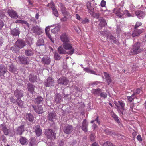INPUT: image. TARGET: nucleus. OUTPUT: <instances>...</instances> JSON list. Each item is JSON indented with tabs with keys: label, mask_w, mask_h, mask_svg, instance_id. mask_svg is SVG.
I'll list each match as a JSON object with an SVG mask.
<instances>
[{
	"label": "nucleus",
	"mask_w": 146,
	"mask_h": 146,
	"mask_svg": "<svg viewBox=\"0 0 146 146\" xmlns=\"http://www.w3.org/2000/svg\"><path fill=\"white\" fill-rule=\"evenodd\" d=\"M61 41L63 42L62 44L63 47L66 50H70V51L67 52V54L72 55L74 52V49L72 48L71 44L69 43V40L68 37H60Z\"/></svg>",
	"instance_id": "obj_1"
},
{
	"label": "nucleus",
	"mask_w": 146,
	"mask_h": 146,
	"mask_svg": "<svg viewBox=\"0 0 146 146\" xmlns=\"http://www.w3.org/2000/svg\"><path fill=\"white\" fill-rule=\"evenodd\" d=\"M143 50L140 42H138L133 45V48L130 50V53L132 55H136Z\"/></svg>",
	"instance_id": "obj_2"
},
{
	"label": "nucleus",
	"mask_w": 146,
	"mask_h": 146,
	"mask_svg": "<svg viewBox=\"0 0 146 146\" xmlns=\"http://www.w3.org/2000/svg\"><path fill=\"white\" fill-rule=\"evenodd\" d=\"M57 82L58 85L65 86L68 85L70 83L68 79L65 77H60L58 80Z\"/></svg>",
	"instance_id": "obj_3"
},
{
	"label": "nucleus",
	"mask_w": 146,
	"mask_h": 146,
	"mask_svg": "<svg viewBox=\"0 0 146 146\" xmlns=\"http://www.w3.org/2000/svg\"><path fill=\"white\" fill-rule=\"evenodd\" d=\"M45 133L48 139H52L56 138V134L50 129H46L45 131Z\"/></svg>",
	"instance_id": "obj_4"
},
{
	"label": "nucleus",
	"mask_w": 146,
	"mask_h": 146,
	"mask_svg": "<svg viewBox=\"0 0 146 146\" xmlns=\"http://www.w3.org/2000/svg\"><path fill=\"white\" fill-rule=\"evenodd\" d=\"M54 81L53 78L49 77L45 81L44 85L46 87H51L54 85Z\"/></svg>",
	"instance_id": "obj_5"
},
{
	"label": "nucleus",
	"mask_w": 146,
	"mask_h": 146,
	"mask_svg": "<svg viewBox=\"0 0 146 146\" xmlns=\"http://www.w3.org/2000/svg\"><path fill=\"white\" fill-rule=\"evenodd\" d=\"M73 130V128L72 125L66 124L64 127L63 131L65 133L69 134L71 133Z\"/></svg>",
	"instance_id": "obj_6"
},
{
	"label": "nucleus",
	"mask_w": 146,
	"mask_h": 146,
	"mask_svg": "<svg viewBox=\"0 0 146 146\" xmlns=\"http://www.w3.org/2000/svg\"><path fill=\"white\" fill-rule=\"evenodd\" d=\"M32 106L34 110L37 113L40 114L43 112V108L41 105L36 106L35 105H32Z\"/></svg>",
	"instance_id": "obj_7"
},
{
	"label": "nucleus",
	"mask_w": 146,
	"mask_h": 146,
	"mask_svg": "<svg viewBox=\"0 0 146 146\" xmlns=\"http://www.w3.org/2000/svg\"><path fill=\"white\" fill-rule=\"evenodd\" d=\"M121 8H115L113 10V12L119 17H121L123 15V12Z\"/></svg>",
	"instance_id": "obj_8"
},
{
	"label": "nucleus",
	"mask_w": 146,
	"mask_h": 146,
	"mask_svg": "<svg viewBox=\"0 0 146 146\" xmlns=\"http://www.w3.org/2000/svg\"><path fill=\"white\" fill-rule=\"evenodd\" d=\"M23 91L17 89L14 91V95L17 99L20 98L23 96Z\"/></svg>",
	"instance_id": "obj_9"
},
{
	"label": "nucleus",
	"mask_w": 146,
	"mask_h": 146,
	"mask_svg": "<svg viewBox=\"0 0 146 146\" xmlns=\"http://www.w3.org/2000/svg\"><path fill=\"white\" fill-rule=\"evenodd\" d=\"M7 13L9 16L12 18H17L18 17L16 12L13 9H8Z\"/></svg>",
	"instance_id": "obj_10"
},
{
	"label": "nucleus",
	"mask_w": 146,
	"mask_h": 146,
	"mask_svg": "<svg viewBox=\"0 0 146 146\" xmlns=\"http://www.w3.org/2000/svg\"><path fill=\"white\" fill-rule=\"evenodd\" d=\"M33 129L34 132L35 133L36 135L37 136H39L41 134L42 131L40 125H37L35 126Z\"/></svg>",
	"instance_id": "obj_11"
},
{
	"label": "nucleus",
	"mask_w": 146,
	"mask_h": 146,
	"mask_svg": "<svg viewBox=\"0 0 146 146\" xmlns=\"http://www.w3.org/2000/svg\"><path fill=\"white\" fill-rule=\"evenodd\" d=\"M56 119V113L54 112L49 113L48 119L49 121L52 122L54 121Z\"/></svg>",
	"instance_id": "obj_12"
},
{
	"label": "nucleus",
	"mask_w": 146,
	"mask_h": 146,
	"mask_svg": "<svg viewBox=\"0 0 146 146\" xmlns=\"http://www.w3.org/2000/svg\"><path fill=\"white\" fill-rule=\"evenodd\" d=\"M27 87L29 92L32 94H33L34 92V89L35 88V85H33L31 83H29L27 84Z\"/></svg>",
	"instance_id": "obj_13"
},
{
	"label": "nucleus",
	"mask_w": 146,
	"mask_h": 146,
	"mask_svg": "<svg viewBox=\"0 0 146 146\" xmlns=\"http://www.w3.org/2000/svg\"><path fill=\"white\" fill-rule=\"evenodd\" d=\"M100 22L98 25V27L100 29H101L103 27L107 25V23L104 19L103 17H100Z\"/></svg>",
	"instance_id": "obj_14"
},
{
	"label": "nucleus",
	"mask_w": 146,
	"mask_h": 146,
	"mask_svg": "<svg viewBox=\"0 0 146 146\" xmlns=\"http://www.w3.org/2000/svg\"><path fill=\"white\" fill-rule=\"evenodd\" d=\"M7 72V70L5 66L3 64L0 65V76L5 77V74Z\"/></svg>",
	"instance_id": "obj_15"
},
{
	"label": "nucleus",
	"mask_w": 146,
	"mask_h": 146,
	"mask_svg": "<svg viewBox=\"0 0 146 146\" xmlns=\"http://www.w3.org/2000/svg\"><path fill=\"white\" fill-rule=\"evenodd\" d=\"M16 45L19 48H21L26 45L25 42L22 40H18L15 43Z\"/></svg>",
	"instance_id": "obj_16"
},
{
	"label": "nucleus",
	"mask_w": 146,
	"mask_h": 146,
	"mask_svg": "<svg viewBox=\"0 0 146 146\" xmlns=\"http://www.w3.org/2000/svg\"><path fill=\"white\" fill-rule=\"evenodd\" d=\"M0 128L3 131L5 135H8L9 134V129L6 127L5 124H2L0 125Z\"/></svg>",
	"instance_id": "obj_17"
},
{
	"label": "nucleus",
	"mask_w": 146,
	"mask_h": 146,
	"mask_svg": "<svg viewBox=\"0 0 146 146\" xmlns=\"http://www.w3.org/2000/svg\"><path fill=\"white\" fill-rule=\"evenodd\" d=\"M24 131V125H21L16 130V133L18 135H21Z\"/></svg>",
	"instance_id": "obj_18"
},
{
	"label": "nucleus",
	"mask_w": 146,
	"mask_h": 146,
	"mask_svg": "<svg viewBox=\"0 0 146 146\" xmlns=\"http://www.w3.org/2000/svg\"><path fill=\"white\" fill-rule=\"evenodd\" d=\"M88 123L86 119L83 120L82 122L81 129L85 132L88 131Z\"/></svg>",
	"instance_id": "obj_19"
},
{
	"label": "nucleus",
	"mask_w": 146,
	"mask_h": 146,
	"mask_svg": "<svg viewBox=\"0 0 146 146\" xmlns=\"http://www.w3.org/2000/svg\"><path fill=\"white\" fill-rule=\"evenodd\" d=\"M34 101V102L36 104H43V98L41 96H38L37 98H35Z\"/></svg>",
	"instance_id": "obj_20"
},
{
	"label": "nucleus",
	"mask_w": 146,
	"mask_h": 146,
	"mask_svg": "<svg viewBox=\"0 0 146 146\" xmlns=\"http://www.w3.org/2000/svg\"><path fill=\"white\" fill-rule=\"evenodd\" d=\"M25 117L26 120L30 122L33 123L34 121V117L33 115L30 113L26 114Z\"/></svg>",
	"instance_id": "obj_21"
},
{
	"label": "nucleus",
	"mask_w": 146,
	"mask_h": 146,
	"mask_svg": "<svg viewBox=\"0 0 146 146\" xmlns=\"http://www.w3.org/2000/svg\"><path fill=\"white\" fill-rule=\"evenodd\" d=\"M135 14L140 19L143 18L145 15L143 12L139 10L136 11L135 12Z\"/></svg>",
	"instance_id": "obj_22"
},
{
	"label": "nucleus",
	"mask_w": 146,
	"mask_h": 146,
	"mask_svg": "<svg viewBox=\"0 0 146 146\" xmlns=\"http://www.w3.org/2000/svg\"><path fill=\"white\" fill-rule=\"evenodd\" d=\"M42 61L44 64H49L50 62V58L47 56H45L42 59Z\"/></svg>",
	"instance_id": "obj_23"
},
{
	"label": "nucleus",
	"mask_w": 146,
	"mask_h": 146,
	"mask_svg": "<svg viewBox=\"0 0 146 146\" xmlns=\"http://www.w3.org/2000/svg\"><path fill=\"white\" fill-rule=\"evenodd\" d=\"M143 29H135L132 34V36H137L140 35V34L142 33V30Z\"/></svg>",
	"instance_id": "obj_24"
},
{
	"label": "nucleus",
	"mask_w": 146,
	"mask_h": 146,
	"mask_svg": "<svg viewBox=\"0 0 146 146\" xmlns=\"http://www.w3.org/2000/svg\"><path fill=\"white\" fill-rule=\"evenodd\" d=\"M31 30L34 33L38 34H40L42 33L41 29L37 26L33 27Z\"/></svg>",
	"instance_id": "obj_25"
},
{
	"label": "nucleus",
	"mask_w": 146,
	"mask_h": 146,
	"mask_svg": "<svg viewBox=\"0 0 146 146\" xmlns=\"http://www.w3.org/2000/svg\"><path fill=\"white\" fill-rule=\"evenodd\" d=\"M29 80L30 82L33 83L35 82H36L37 76L36 75L31 74L29 76Z\"/></svg>",
	"instance_id": "obj_26"
},
{
	"label": "nucleus",
	"mask_w": 146,
	"mask_h": 146,
	"mask_svg": "<svg viewBox=\"0 0 146 146\" xmlns=\"http://www.w3.org/2000/svg\"><path fill=\"white\" fill-rule=\"evenodd\" d=\"M27 58L24 56H19L18 57L19 60L23 64H27L28 62Z\"/></svg>",
	"instance_id": "obj_27"
},
{
	"label": "nucleus",
	"mask_w": 146,
	"mask_h": 146,
	"mask_svg": "<svg viewBox=\"0 0 146 146\" xmlns=\"http://www.w3.org/2000/svg\"><path fill=\"white\" fill-rule=\"evenodd\" d=\"M20 142L23 145H26L28 143L27 139L25 137L21 136L19 139Z\"/></svg>",
	"instance_id": "obj_28"
},
{
	"label": "nucleus",
	"mask_w": 146,
	"mask_h": 146,
	"mask_svg": "<svg viewBox=\"0 0 146 146\" xmlns=\"http://www.w3.org/2000/svg\"><path fill=\"white\" fill-rule=\"evenodd\" d=\"M62 99L61 95L58 93H56L55 95L54 100L57 103H60Z\"/></svg>",
	"instance_id": "obj_29"
},
{
	"label": "nucleus",
	"mask_w": 146,
	"mask_h": 146,
	"mask_svg": "<svg viewBox=\"0 0 146 146\" xmlns=\"http://www.w3.org/2000/svg\"><path fill=\"white\" fill-rule=\"evenodd\" d=\"M9 70L10 72L15 74L18 73L17 69L12 64L9 65Z\"/></svg>",
	"instance_id": "obj_30"
},
{
	"label": "nucleus",
	"mask_w": 146,
	"mask_h": 146,
	"mask_svg": "<svg viewBox=\"0 0 146 146\" xmlns=\"http://www.w3.org/2000/svg\"><path fill=\"white\" fill-rule=\"evenodd\" d=\"M19 29L18 28H16L12 31L11 33L14 36H18L20 34Z\"/></svg>",
	"instance_id": "obj_31"
},
{
	"label": "nucleus",
	"mask_w": 146,
	"mask_h": 146,
	"mask_svg": "<svg viewBox=\"0 0 146 146\" xmlns=\"http://www.w3.org/2000/svg\"><path fill=\"white\" fill-rule=\"evenodd\" d=\"M36 143L37 141L35 138H31L29 142V146H35Z\"/></svg>",
	"instance_id": "obj_32"
},
{
	"label": "nucleus",
	"mask_w": 146,
	"mask_h": 146,
	"mask_svg": "<svg viewBox=\"0 0 146 146\" xmlns=\"http://www.w3.org/2000/svg\"><path fill=\"white\" fill-rule=\"evenodd\" d=\"M104 75L105 77L106 80L108 84L109 85L110 83L111 82V79L109 75V74H107V73L104 72Z\"/></svg>",
	"instance_id": "obj_33"
},
{
	"label": "nucleus",
	"mask_w": 146,
	"mask_h": 146,
	"mask_svg": "<svg viewBox=\"0 0 146 146\" xmlns=\"http://www.w3.org/2000/svg\"><path fill=\"white\" fill-rule=\"evenodd\" d=\"M61 5V11L63 15H66L67 14H69V13L66 10V8L62 4H60Z\"/></svg>",
	"instance_id": "obj_34"
},
{
	"label": "nucleus",
	"mask_w": 146,
	"mask_h": 146,
	"mask_svg": "<svg viewBox=\"0 0 146 146\" xmlns=\"http://www.w3.org/2000/svg\"><path fill=\"white\" fill-rule=\"evenodd\" d=\"M91 91L92 93L94 94L95 95H98L101 92V90L99 88L97 89H93Z\"/></svg>",
	"instance_id": "obj_35"
},
{
	"label": "nucleus",
	"mask_w": 146,
	"mask_h": 146,
	"mask_svg": "<svg viewBox=\"0 0 146 146\" xmlns=\"http://www.w3.org/2000/svg\"><path fill=\"white\" fill-rule=\"evenodd\" d=\"M52 26H48L46 27L45 29V31L46 35L48 36H51L50 34V28Z\"/></svg>",
	"instance_id": "obj_36"
},
{
	"label": "nucleus",
	"mask_w": 146,
	"mask_h": 146,
	"mask_svg": "<svg viewBox=\"0 0 146 146\" xmlns=\"http://www.w3.org/2000/svg\"><path fill=\"white\" fill-rule=\"evenodd\" d=\"M58 53L61 54H65L66 53V50H64L62 46H60L58 48Z\"/></svg>",
	"instance_id": "obj_37"
},
{
	"label": "nucleus",
	"mask_w": 146,
	"mask_h": 146,
	"mask_svg": "<svg viewBox=\"0 0 146 146\" xmlns=\"http://www.w3.org/2000/svg\"><path fill=\"white\" fill-rule=\"evenodd\" d=\"M51 7L53 10V14L55 16L58 17V12L57 9H56L55 6L54 5H52Z\"/></svg>",
	"instance_id": "obj_38"
},
{
	"label": "nucleus",
	"mask_w": 146,
	"mask_h": 146,
	"mask_svg": "<svg viewBox=\"0 0 146 146\" xmlns=\"http://www.w3.org/2000/svg\"><path fill=\"white\" fill-rule=\"evenodd\" d=\"M44 45V40L42 38L39 39L36 43V45L38 46H40Z\"/></svg>",
	"instance_id": "obj_39"
},
{
	"label": "nucleus",
	"mask_w": 146,
	"mask_h": 146,
	"mask_svg": "<svg viewBox=\"0 0 146 146\" xmlns=\"http://www.w3.org/2000/svg\"><path fill=\"white\" fill-rule=\"evenodd\" d=\"M60 27V26L56 27L54 28L51 30V32L53 33H56L59 31Z\"/></svg>",
	"instance_id": "obj_40"
},
{
	"label": "nucleus",
	"mask_w": 146,
	"mask_h": 146,
	"mask_svg": "<svg viewBox=\"0 0 146 146\" xmlns=\"http://www.w3.org/2000/svg\"><path fill=\"white\" fill-rule=\"evenodd\" d=\"M100 33L104 36H113L111 35V34L108 31H101L100 32Z\"/></svg>",
	"instance_id": "obj_41"
},
{
	"label": "nucleus",
	"mask_w": 146,
	"mask_h": 146,
	"mask_svg": "<svg viewBox=\"0 0 146 146\" xmlns=\"http://www.w3.org/2000/svg\"><path fill=\"white\" fill-rule=\"evenodd\" d=\"M84 70L87 72L96 75V72L94 71L91 70L88 68H85Z\"/></svg>",
	"instance_id": "obj_42"
},
{
	"label": "nucleus",
	"mask_w": 146,
	"mask_h": 146,
	"mask_svg": "<svg viewBox=\"0 0 146 146\" xmlns=\"http://www.w3.org/2000/svg\"><path fill=\"white\" fill-rule=\"evenodd\" d=\"M64 17L60 19L62 21H64L67 20V19L70 17V15L69 14L66 15H63Z\"/></svg>",
	"instance_id": "obj_43"
},
{
	"label": "nucleus",
	"mask_w": 146,
	"mask_h": 146,
	"mask_svg": "<svg viewBox=\"0 0 146 146\" xmlns=\"http://www.w3.org/2000/svg\"><path fill=\"white\" fill-rule=\"evenodd\" d=\"M25 53L26 55L28 56H31L33 54L32 51L29 49L25 50Z\"/></svg>",
	"instance_id": "obj_44"
},
{
	"label": "nucleus",
	"mask_w": 146,
	"mask_h": 146,
	"mask_svg": "<svg viewBox=\"0 0 146 146\" xmlns=\"http://www.w3.org/2000/svg\"><path fill=\"white\" fill-rule=\"evenodd\" d=\"M19 48L17 46L15 45L14 46L11 47V49L14 51L15 53H17L19 52Z\"/></svg>",
	"instance_id": "obj_45"
},
{
	"label": "nucleus",
	"mask_w": 146,
	"mask_h": 146,
	"mask_svg": "<svg viewBox=\"0 0 146 146\" xmlns=\"http://www.w3.org/2000/svg\"><path fill=\"white\" fill-rule=\"evenodd\" d=\"M19 99L18 98L16 99V102L19 106L22 107L23 104V102L21 99L19 100Z\"/></svg>",
	"instance_id": "obj_46"
},
{
	"label": "nucleus",
	"mask_w": 146,
	"mask_h": 146,
	"mask_svg": "<svg viewBox=\"0 0 146 146\" xmlns=\"http://www.w3.org/2000/svg\"><path fill=\"white\" fill-rule=\"evenodd\" d=\"M54 57L55 60H60L61 58L59 55L56 52H55Z\"/></svg>",
	"instance_id": "obj_47"
},
{
	"label": "nucleus",
	"mask_w": 146,
	"mask_h": 146,
	"mask_svg": "<svg viewBox=\"0 0 146 146\" xmlns=\"http://www.w3.org/2000/svg\"><path fill=\"white\" fill-rule=\"evenodd\" d=\"M103 146H114L110 141H108L105 142L103 145Z\"/></svg>",
	"instance_id": "obj_48"
},
{
	"label": "nucleus",
	"mask_w": 146,
	"mask_h": 146,
	"mask_svg": "<svg viewBox=\"0 0 146 146\" xmlns=\"http://www.w3.org/2000/svg\"><path fill=\"white\" fill-rule=\"evenodd\" d=\"M104 131L106 132V133L110 135H111L112 134H113V132L110 131L109 129H107L104 130Z\"/></svg>",
	"instance_id": "obj_49"
},
{
	"label": "nucleus",
	"mask_w": 146,
	"mask_h": 146,
	"mask_svg": "<svg viewBox=\"0 0 146 146\" xmlns=\"http://www.w3.org/2000/svg\"><path fill=\"white\" fill-rule=\"evenodd\" d=\"M135 94H133L131 96H127V98L128 100L130 102H131L132 100L135 98L134 97Z\"/></svg>",
	"instance_id": "obj_50"
},
{
	"label": "nucleus",
	"mask_w": 146,
	"mask_h": 146,
	"mask_svg": "<svg viewBox=\"0 0 146 146\" xmlns=\"http://www.w3.org/2000/svg\"><path fill=\"white\" fill-rule=\"evenodd\" d=\"M113 117L114 119L115 120L117 123H120V121L118 117L115 115H113Z\"/></svg>",
	"instance_id": "obj_51"
},
{
	"label": "nucleus",
	"mask_w": 146,
	"mask_h": 146,
	"mask_svg": "<svg viewBox=\"0 0 146 146\" xmlns=\"http://www.w3.org/2000/svg\"><path fill=\"white\" fill-rule=\"evenodd\" d=\"M141 25L142 23L141 22H137L136 23L134 29H137Z\"/></svg>",
	"instance_id": "obj_52"
},
{
	"label": "nucleus",
	"mask_w": 146,
	"mask_h": 146,
	"mask_svg": "<svg viewBox=\"0 0 146 146\" xmlns=\"http://www.w3.org/2000/svg\"><path fill=\"white\" fill-rule=\"evenodd\" d=\"M89 13L90 14H92L94 13V8H93L92 7H89L88 9Z\"/></svg>",
	"instance_id": "obj_53"
},
{
	"label": "nucleus",
	"mask_w": 146,
	"mask_h": 146,
	"mask_svg": "<svg viewBox=\"0 0 146 146\" xmlns=\"http://www.w3.org/2000/svg\"><path fill=\"white\" fill-rule=\"evenodd\" d=\"M100 95L101 97L103 98L104 99L106 98L107 96V94L106 93L101 92Z\"/></svg>",
	"instance_id": "obj_54"
},
{
	"label": "nucleus",
	"mask_w": 146,
	"mask_h": 146,
	"mask_svg": "<svg viewBox=\"0 0 146 146\" xmlns=\"http://www.w3.org/2000/svg\"><path fill=\"white\" fill-rule=\"evenodd\" d=\"M141 92V90L139 88H138L136 90L135 92L133 94H135V95L136 94L137 95L139 94Z\"/></svg>",
	"instance_id": "obj_55"
},
{
	"label": "nucleus",
	"mask_w": 146,
	"mask_h": 146,
	"mask_svg": "<svg viewBox=\"0 0 146 146\" xmlns=\"http://www.w3.org/2000/svg\"><path fill=\"white\" fill-rule=\"evenodd\" d=\"M100 5L102 7H105L106 5V2L104 0H102L101 2Z\"/></svg>",
	"instance_id": "obj_56"
},
{
	"label": "nucleus",
	"mask_w": 146,
	"mask_h": 146,
	"mask_svg": "<svg viewBox=\"0 0 146 146\" xmlns=\"http://www.w3.org/2000/svg\"><path fill=\"white\" fill-rule=\"evenodd\" d=\"M22 24H25L26 25V26L28 28L29 27V23H27V21L24 20H23L22 22Z\"/></svg>",
	"instance_id": "obj_57"
},
{
	"label": "nucleus",
	"mask_w": 146,
	"mask_h": 146,
	"mask_svg": "<svg viewBox=\"0 0 146 146\" xmlns=\"http://www.w3.org/2000/svg\"><path fill=\"white\" fill-rule=\"evenodd\" d=\"M118 102L119 103V104L121 107L122 108L123 110H124V106H125V104H124L122 102L119 101Z\"/></svg>",
	"instance_id": "obj_58"
},
{
	"label": "nucleus",
	"mask_w": 146,
	"mask_h": 146,
	"mask_svg": "<svg viewBox=\"0 0 146 146\" xmlns=\"http://www.w3.org/2000/svg\"><path fill=\"white\" fill-rule=\"evenodd\" d=\"M93 16L94 17L96 18H99V16H100V14L99 13H93Z\"/></svg>",
	"instance_id": "obj_59"
},
{
	"label": "nucleus",
	"mask_w": 146,
	"mask_h": 146,
	"mask_svg": "<svg viewBox=\"0 0 146 146\" xmlns=\"http://www.w3.org/2000/svg\"><path fill=\"white\" fill-rule=\"evenodd\" d=\"M89 22L88 19H85L84 20H83L82 22V23L83 24H86V23H87Z\"/></svg>",
	"instance_id": "obj_60"
},
{
	"label": "nucleus",
	"mask_w": 146,
	"mask_h": 146,
	"mask_svg": "<svg viewBox=\"0 0 146 146\" xmlns=\"http://www.w3.org/2000/svg\"><path fill=\"white\" fill-rule=\"evenodd\" d=\"M10 100L11 102H12L13 103H15L16 102V100L14 99L13 97H11L10 98Z\"/></svg>",
	"instance_id": "obj_61"
},
{
	"label": "nucleus",
	"mask_w": 146,
	"mask_h": 146,
	"mask_svg": "<svg viewBox=\"0 0 146 146\" xmlns=\"http://www.w3.org/2000/svg\"><path fill=\"white\" fill-rule=\"evenodd\" d=\"M90 138L91 141H94V137L93 134L92 133L90 134Z\"/></svg>",
	"instance_id": "obj_62"
},
{
	"label": "nucleus",
	"mask_w": 146,
	"mask_h": 146,
	"mask_svg": "<svg viewBox=\"0 0 146 146\" xmlns=\"http://www.w3.org/2000/svg\"><path fill=\"white\" fill-rule=\"evenodd\" d=\"M137 139L140 142H141L142 141V139L140 135H138L137 138Z\"/></svg>",
	"instance_id": "obj_63"
},
{
	"label": "nucleus",
	"mask_w": 146,
	"mask_h": 146,
	"mask_svg": "<svg viewBox=\"0 0 146 146\" xmlns=\"http://www.w3.org/2000/svg\"><path fill=\"white\" fill-rule=\"evenodd\" d=\"M121 29L119 27H117L116 30V32L117 34H119L120 33Z\"/></svg>",
	"instance_id": "obj_64"
}]
</instances>
